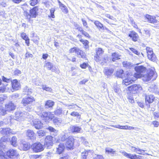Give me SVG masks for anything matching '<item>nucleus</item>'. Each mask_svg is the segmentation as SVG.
<instances>
[{
	"label": "nucleus",
	"mask_w": 159,
	"mask_h": 159,
	"mask_svg": "<svg viewBox=\"0 0 159 159\" xmlns=\"http://www.w3.org/2000/svg\"><path fill=\"white\" fill-rule=\"evenodd\" d=\"M134 69L137 72L134 74L130 71H127L125 79L123 81V84L125 85H128L135 81L138 78L143 77L142 73L145 72L146 68L143 66H137L135 67Z\"/></svg>",
	"instance_id": "f257e3e1"
},
{
	"label": "nucleus",
	"mask_w": 159,
	"mask_h": 159,
	"mask_svg": "<svg viewBox=\"0 0 159 159\" xmlns=\"http://www.w3.org/2000/svg\"><path fill=\"white\" fill-rule=\"evenodd\" d=\"M37 7H35L31 9L28 12L26 11L24 12V15L29 22L30 21V18H35L38 15Z\"/></svg>",
	"instance_id": "f03ea898"
},
{
	"label": "nucleus",
	"mask_w": 159,
	"mask_h": 159,
	"mask_svg": "<svg viewBox=\"0 0 159 159\" xmlns=\"http://www.w3.org/2000/svg\"><path fill=\"white\" fill-rule=\"evenodd\" d=\"M143 80L148 81L152 79L153 80L155 79L157 77V76L153 70L149 69L147 71V74L143 76Z\"/></svg>",
	"instance_id": "7ed1b4c3"
},
{
	"label": "nucleus",
	"mask_w": 159,
	"mask_h": 159,
	"mask_svg": "<svg viewBox=\"0 0 159 159\" xmlns=\"http://www.w3.org/2000/svg\"><path fill=\"white\" fill-rule=\"evenodd\" d=\"M146 50L148 58L152 61H156L157 60V57L155 54L153 53L152 48L147 47L146 48Z\"/></svg>",
	"instance_id": "20e7f679"
},
{
	"label": "nucleus",
	"mask_w": 159,
	"mask_h": 159,
	"mask_svg": "<svg viewBox=\"0 0 159 159\" xmlns=\"http://www.w3.org/2000/svg\"><path fill=\"white\" fill-rule=\"evenodd\" d=\"M128 89L130 93L135 94L138 92H139L142 90V88L139 84H134L129 86L128 87Z\"/></svg>",
	"instance_id": "39448f33"
},
{
	"label": "nucleus",
	"mask_w": 159,
	"mask_h": 159,
	"mask_svg": "<svg viewBox=\"0 0 159 159\" xmlns=\"http://www.w3.org/2000/svg\"><path fill=\"white\" fill-rule=\"evenodd\" d=\"M41 118L45 122H47L51 120L54 117V115L50 112H43L40 115Z\"/></svg>",
	"instance_id": "423d86ee"
},
{
	"label": "nucleus",
	"mask_w": 159,
	"mask_h": 159,
	"mask_svg": "<svg viewBox=\"0 0 159 159\" xmlns=\"http://www.w3.org/2000/svg\"><path fill=\"white\" fill-rule=\"evenodd\" d=\"M31 147L33 151L36 152H41L44 149L43 146L40 143L33 144Z\"/></svg>",
	"instance_id": "0eeeda50"
},
{
	"label": "nucleus",
	"mask_w": 159,
	"mask_h": 159,
	"mask_svg": "<svg viewBox=\"0 0 159 159\" xmlns=\"http://www.w3.org/2000/svg\"><path fill=\"white\" fill-rule=\"evenodd\" d=\"M35 101V99L32 96H28L23 98L22 100L21 103L24 106H25Z\"/></svg>",
	"instance_id": "6e6552de"
},
{
	"label": "nucleus",
	"mask_w": 159,
	"mask_h": 159,
	"mask_svg": "<svg viewBox=\"0 0 159 159\" xmlns=\"http://www.w3.org/2000/svg\"><path fill=\"white\" fill-rule=\"evenodd\" d=\"M122 154L125 156L130 159H142L143 157L140 155L128 153L125 151L123 152Z\"/></svg>",
	"instance_id": "1a4fd4ad"
},
{
	"label": "nucleus",
	"mask_w": 159,
	"mask_h": 159,
	"mask_svg": "<svg viewBox=\"0 0 159 159\" xmlns=\"http://www.w3.org/2000/svg\"><path fill=\"white\" fill-rule=\"evenodd\" d=\"M52 137L51 136H47L45 140V146L48 148H50L53 144L52 141Z\"/></svg>",
	"instance_id": "9d476101"
},
{
	"label": "nucleus",
	"mask_w": 159,
	"mask_h": 159,
	"mask_svg": "<svg viewBox=\"0 0 159 159\" xmlns=\"http://www.w3.org/2000/svg\"><path fill=\"white\" fill-rule=\"evenodd\" d=\"M11 43L12 44V47L14 51L18 52H21L20 46L18 43V41L16 39L12 40Z\"/></svg>",
	"instance_id": "9b49d317"
},
{
	"label": "nucleus",
	"mask_w": 159,
	"mask_h": 159,
	"mask_svg": "<svg viewBox=\"0 0 159 159\" xmlns=\"http://www.w3.org/2000/svg\"><path fill=\"white\" fill-rule=\"evenodd\" d=\"M74 141V139L73 137H69L67 140H66V147L69 149L72 148L73 146Z\"/></svg>",
	"instance_id": "f8f14e48"
},
{
	"label": "nucleus",
	"mask_w": 159,
	"mask_h": 159,
	"mask_svg": "<svg viewBox=\"0 0 159 159\" xmlns=\"http://www.w3.org/2000/svg\"><path fill=\"white\" fill-rule=\"evenodd\" d=\"M129 36L132 39V40L136 42L138 40L139 36L138 34L134 31H132L129 34Z\"/></svg>",
	"instance_id": "ddd939ff"
},
{
	"label": "nucleus",
	"mask_w": 159,
	"mask_h": 159,
	"mask_svg": "<svg viewBox=\"0 0 159 159\" xmlns=\"http://www.w3.org/2000/svg\"><path fill=\"white\" fill-rule=\"evenodd\" d=\"M19 155L17 152L14 149H11V159H19Z\"/></svg>",
	"instance_id": "4468645a"
},
{
	"label": "nucleus",
	"mask_w": 159,
	"mask_h": 159,
	"mask_svg": "<svg viewBox=\"0 0 159 159\" xmlns=\"http://www.w3.org/2000/svg\"><path fill=\"white\" fill-rule=\"evenodd\" d=\"M145 17L150 23L153 24L156 23H157V20L156 19V17L154 16L147 14L145 16Z\"/></svg>",
	"instance_id": "2eb2a0df"
},
{
	"label": "nucleus",
	"mask_w": 159,
	"mask_h": 159,
	"mask_svg": "<svg viewBox=\"0 0 159 159\" xmlns=\"http://www.w3.org/2000/svg\"><path fill=\"white\" fill-rule=\"evenodd\" d=\"M105 152L106 153L110 155L111 156H116L117 155L116 153V151L110 147L106 148H105Z\"/></svg>",
	"instance_id": "dca6fc26"
},
{
	"label": "nucleus",
	"mask_w": 159,
	"mask_h": 159,
	"mask_svg": "<svg viewBox=\"0 0 159 159\" xmlns=\"http://www.w3.org/2000/svg\"><path fill=\"white\" fill-rule=\"evenodd\" d=\"M19 115L20 116V117H26L27 118H30L33 119V116L31 115H29V113L27 112L23 111L22 112H20V113H17L16 115Z\"/></svg>",
	"instance_id": "f3484780"
},
{
	"label": "nucleus",
	"mask_w": 159,
	"mask_h": 159,
	"mask_svg": "<svg viewBox=\"0 0 159 159\" xmlns=\"http://www.w3.org/2000/svg\"><path fill=\"white\" fill-rule=\"evenodd\" d=\"M33 124L34 126L36 129H39L43 127V123L38 120H35L34 121Z\"/></svg>",
	"instance_id": "a211bd4d"
},
{
	"label": "nucleus",
	"mask_w": 159,
	"mask_h": 159,
	"mask_svg": "<svg viewBox=\"0 0 159 159\" xmlns=\"http://www.w3.org/2000/svg\"><path fill=\"white\" fill-rule=\"evenodd\" d=\"M7 141V139L5 137H2L0 139V150L4 149L6 147L5 143Z\"/></svg>",
	"instance_id": "6ab92c4d"
},
{
	"label": "nucleus",
	"mask_w": 159,
	"mask_h": 159,
	"mask_svg": "<svg viewBox=\"0 0 159 159\" xmlns=\"http://www.w3.org/2000/svg\"><path fill=\"white\" fill-rule=\"evenodd\" d=\"M9 159L10 158V151H8L6 154L4 153L2 150H0V159H2L3 158Z\"/></svg>",
	"instance_id": "aec40b11"
},
{
	"label": "nucleus",
	"mask_w": 159,
	"mask_h": 159,
	"mask_svg": "<svg viewBox=\"0 0 159 159\" xmlns=\"http://www.w3.org/2000/svg\"><path fill=\"white\" fill-rule=\"evenodd\" d=\"M12 87L13 90H18L20 88L19 83L16 80H13L11 82Z\"/></svg>",
	"instance_id": "412c9836"
},
{
	"label": "nucleus",
	"mask_w": 159,
	"mask_h": 159,
	"mask_svg": "<svg viewBox=\"0 0 159 159\" xmlns=\"http://www.w3.org/2000/svg\"><path fill=\"white\" fill-rule=\"evenodd\" d=\"M10 106L9 104H7L5 105V109H4L3 107L0 106V115H4L6 114V111H7L9 108Z\"/></svg>",
	"instance_id": "4be33fe9"
},
{
	"label": "nucleus",
	"mask_w": 159,
	"mask_h": 159,
	"mask_svg": "<svg viewBox=\"0 0 159 159\" xmlns=\"http://www.w3.org/2000/svg\"><path fill=\"white\" fill-rule=\"evenodd\" d=\"M70 131L73 133H78L81 129L80 127L77 126H72L70 128Z\"/></svg>",
	"instance_id": "5701e85b"
},
{
	"label": "nucleus",
	"mask_w": 159,
	"mask_h": 159,
	"mask_svg": "<svg viewBox=\"0 0 159 159\" xmlns=\"http://www.w3.org/2000/svg\"><path fill=\"white\" fill-rule=\"evenodd\" d=\"M26 135L30 139H34L35 138V134L33 130L30 129L28 130Z\"/></svg>",
	"instance_id": "b1692460"
},
{
	"label": "nucleus",
	"mask_w": 159,
	"mask_h": 159,
	"mask_svg": "<svg viewBox=\"0 0 159 159\" xmlns=\"http://www.w3.org/2000/svg\"><path fill=\"white\" fill-rule=\"evenodd\" d=\"M154 98V97L152 95H146L145 98L146 102L149 104L152 103L153 101Z\"/></svg>",
	"instance_id": "393cba45"
},
{
	"label": "nucleus",
	"mask_w": 159,
	"mask_h": 159,
	"mask_svg": "<svg viewBox=\"0 0 159 159\" xmlns=\"http://www.w3.org/2000/svg\"><path fill=\"white\" fill-rule=\"evenodd\" d=\"M65 148V146L63 144L60 143L58 148H57L56 152L58 154L62 153Z\"/></svg>",
	"instance_id": "a878e982"
},
{
	"label": "nucleus",
	"mask_w": 159,
	"mask_h": 159,
	"mask_svg": "<svg viewBox=\"0 0 159 159\" xmlns=\"http://www.w3.org/2000/svg\"><path fill=\"white\" fill-rule=\"evenodd\" d=\"M23 150L27 151L31 147L30 144L27 142H24L21 145Z\"/></svg>",
	"instance_id": "bb28decb"
},
{
	"label": "nucleus",
	"mask_w": 159,
	"mask_h": 159,
	"mask_svg": "<svg viewBox=\"0 0 159 159\" xmlns=\"http://www.w3.org/2000/svg\"><path fill=\"white\" fill-rule=\"evenodd\" d=\"M123 72H124V71H123V70H120L119 71H117L116 72V75L118 77H119L120 78H122L123 79H124V78H125L123 80H124L126 78H127V77H125L126 76V74L124 76V77L123 76ZM123 82H122L123 84H123Z\"/></svg>",
	"instance_id": "cd10ccee"
},
{
	"label": "nucleus",
	"mask_w": 159,
	"mask_h": 159,
	"mask_svg": "<svg viewBox=\"0 0 159 159\" xmlns=\"http://www.w3.org/2000/svg\"><path fill=\"white\" fill-rule=\"evenodd\" d=\"M120 56L118 53L116 52L112 53L111 57V59L112 61L114 62L116 60L120 59Z\"/></svg>",
	"instance_id": "c85d7f7f"
},
{
	"label": "nucleus",
	"mask_w": 159,
	"mask_h": 159,
	"mask_svg": "<svg viewBox=\"0 0 159 159\" xmlns=\"http://www.w3.org/2000/svg\"><path fill=\"white\" fill-rule=\"evenodd\" d=\"M91 154V151L90 150H85L84 152L82 153L81 159H86V157L88 155H90Z\"/></svg>",
	"instance_id": "c756f323"
},
{
	"label": "nucleus",
	"mask_w": 159,
	"mask_h": 159,
	"mask_svg": "<svg viewBox=\"0 0 159 159\" xmlns=\"http://www.w3.org/2000/svg\"><path fill=\"white\" fill-rule=\"evenodd\" d=\"M76 53L79 57H81L82 58H84L85 57V55L84 53L78 48L76 49Z\"/></svg>",
	"instance_id": "7c9ffc66"
},
{
	"label": "nucleus",
	"mask_w": 159,
	"mask_h": 159,
	"mask_svg": "<svg viewBox=\"0 0 159 159\" xmlns=\"http://www.w3.org/2000/svg\"><path fill=\"white\" fill-rule=\"evenodd\" d=\"M53 122L55 125L59 126L62 124V120L60 118H55L53 120Z\"/></svg>",
	"instance_id": "2f4dec72"
},
{
	"label": "nucleus",
	"mask_w": 159,
	"mask_h": 159,
	"mask_svg": "<svg viewBox=\"0 0 159 159\" xmlns=\"http://www.w3.org/2000/svg\"><path fill=\"white\" fill-rule=\"evenodd\" d=\"M113 72V69H109L107 68H105L104 70V72L106 75H111Z\"/></svg>",
	"instance_id": "473e14b6"
},
{
	"label": "nucleus",
	"mask_w": 159,
	"mask_h": 159,
	"mask_svg": "<svg viewBox=\"0 0 159 159\" xmlns=\"http://www.w3.org/2000/svg\"><path fill=\"white\" fill-rule=\"evenodd\" d=\"M24 93L27 95H30L32 93V89H29L27 86H25L23 89Z\"/></svg>",
	"instance_id": "72a5a7b5"
},
{
	"label": "nucleus",
	"mask_w": 159,
	"mask_h": 159,
	"mask_svg": "<svg viewBox=\"0 0 159 159\" xmlns=\"http://www.w3.org/2000/svg\"><path fill=\"white\" fill-rule=\"evenodd\" d=\"M54 102L50 100L46 101L45 104V106L46 108L52 107L54 105Z\"/></svg>",
	"instance_id": "f704fd0d"
},
{
	"label": "nucleus",
	"mask_w": 159,
	"mask_h": 159,
	"mask_svg": "<svg viewBox=\"0 0 159 159\" xmlns=\"http://www.w3.org/2000/svg\"><path fill=\"white\" fill-rule=\"evenodd\" d=\"M44 67H46L48 70H51L53 67L52 64L50 62H46L44 64Z\"/></svg>",
	"instance_id": "c9c22d12"
},
{
	"label": "nucleus",
	"mask_w": 159,
	"mask_h": 159,
	"mask_svg": "<svg viewBox=\"0 0 159 159\" xmlns=\"http://www.w3.org/2000/svg\"><path fill=\"white\" fill-rule=\"evenodd\" d=\"M43 107L40 106L37 107L36 112L37 115L40 116L42 114V112L43 111Z\"/></svg>",
	"instance_id": "e433bc0d"
},
{
	"label": "nucleus",
	"mask_w": 159,
	"mask_h": 159,
	"mask_svg": "<svg viewBox=\"0 0 159 159\" xmlns=\"http://www.w3.org/2000/svg\"><path fill=\"white\" fill-rule=\"evenodd\" d=\"M17 138L15 136H13L12 137L11 140V144L14 147L17 146Z\"/></svg>",
	"instance_id": "4c0bfd02"
},
{
	"label": "nucleus",
	"mask_w": 159,
	"mask_h": 159,
	"mask_svg": "<svg viewBox=\"0 0 159 159\" xmlns=\"http://www.w3.org/2000/svg\"><path fill=\"white\" fill-rule=\"evenodd\" d=\"M122 64L124 67L127 69L130 68L133 66L132 64L126 61H124Z\"/></svg>",
	"instance_id": "58836bf2"
},
{
	"label": "nucleus",
	"mask_w": 159,
	"mask_h": 159,
	"mask_svg": "<svg viewBox=\"0 0 159 159\" xmlns=\"http://www.w3.org/2000/svg\"><path fill=\"white\" fill-rule=\"evenodd\" d=\"M94 59L96 62H99L100 61H104L105 60L104 58L101 57L99 55H97L94 57Z\"/></svg>",
	"instance_id": "ea45409f"
},
{
	"label": "nucleus",
	"mask_w": 159,
	"mask_h": 159,
	"mask_svg": "<svg viewBox=\"0 0 159 159\" xmlns=\"http://www.w3.org/2000/svg\"><path fill=\"white\" fill-rule=\"evenodd\" d=\"M10 130L9 128L2 129L1 130V132L3 135H7L9 134Z\"/></svg>",
	"instance_id": "a19ab883"
},
{
	"label": "nucleus",
	"mask_w": 159,
	"mask_h": 159,
	"mask_svg": "<svg viewBox=\"0 0 159 159\" xmlns=\"http://www.w3.org/2000/svg\"><path fill=\"white\" fill-rule=\"evenodd\" d=\"M54 114L57 116L61 114H64V111H63L61 109H57L54 111Z\"/></svg>",
	"instance_id": "79ce46f5"
},
{
	"label": "nucleus",
	"mask_w": 159,
	"mask_h": 159,
	"mask_svg": "<svg viewBox=\"0 0 159 159\" xmlns=\"http://www.w3.org/2000/svg\"><path fill=\"white\" fill-rule=\"evenodd\" d=\"M80 41L85 45V48H87L88 47L89 41L86 40H83L82 39H80Z\"/></svg>",
	"instance_id": "37998d69"
},
{
	"label": "nucleus",
	"mask_w": 159,
	"mask_h": 159,
	"mask_svg": "<svg viewBox=\"0 0 159 159\" xmlns=\"http://www.w3.org/2000/svg\"><path fill=\"white\" fill-rule=\"evenodd\" d=\"M42 89L43 90H45L47 91L51 92L52 89L51 88L48 87L46 85H42Z\"/></svg>",
	"instance_id": "c03bdc74"
},
{
	"label": "nucleus",
	"mask_w": 159,
	"mask_h": 159,
	"mask_svg": "<svg viewBox=\"0 0 159 159\" xmlns=\"http://www.w3.org/2000/svg\"><path fill=\"white\" fill-rule=\"evenodd\" d=\"M94 24L100 30H101V28L102 27V24L99 21H96L94 22Z\"/></svg>",
	"instance_id": "a18cd8bd"
},
{
	"label": "nucleus",
	"mask_w": 159,
	"mask_h": 159,
	"mask_svg": "<svg viewBox=\"0 0 159 159\" xmlns=\"http://www.w3.org/2000/svg\"><path fill=\"white\" fill-rule=\"evenodd\" d=\"M146 150L141 149L139 148H137V149L136 150V153L139 154H141L143 155H144V154L143 153L145 152Z\"/></svg>",
	"instance_id": "49530a36"
},
{
	"label": "nucleus",
	"mask_w": 159,
	"mask_h": 159,
	"mask_svg": "<svg viewBox=\"0 0 159 159\" xmlns=\"http://www.w3.org/2000/svg\"><path fill=\"white\" fill-rule=\"evenodd\" d=\"M55 11V9L54 8H52L50 10V15L48 16L49 17H52V18H54L55 17V15H54V13Z\"/></svg>",
	"instance_id": "de8ad7c7"
},
{
	"label": "nucleus",
	"mask_w": 159,
	"mask_h": 159,
	"mask_svg": "<svg viewBox=\"0 0 159 159\" xmlns=\"http://www.w3.org/2000/svg\"><path fill=\"white\" fill-rule=\"evenodd\" d=\"M82 140V143L86 146H89V143L87 141L84 137H81V138Z\"/></svg>",
	"instance_id": "09e8293b"
},
{
	"label": "nucleus",
	"mask_w": 159,
	"mask_h": 159,
	"mask_svg": "<svg viewBox=\"0 0 159 159\" xmlns=\"http://www.w3.org/2000/svg\"><path fill=\"white\" fill-rule=\"evenodd\" d=\"M129 49L135 54H136L138 56H139L140 55V52H139L137 50H136L135 49L132 48H129Z\"/></svg>",
	"instance_id": "8fccbe9b"
},
{
	"label": "nucleus",
	"mask_w": 159,
	"mask_h": 159,
	"mask_svg": "<svg viewBox=\"0 0 159 159\" xmlns=\"http://www.w3.org/2000/svg\"><path fill=\"white\" fill-rule=\"evenodd\" d=\"M21 73V71L18 69H16L12 73V74L14 75H20Z\"/></svg>",
	"instance_id": "3c124183"
},
{
	"label": "nucleus",
	"mask_w": 159,
	"mask_h": 159,
	"mask_svg": "<svg viewBox=\"0 0 159 159\" xmlns=\"http://www.w3.org/2000/svg\"><path fill=\"white\" fill-rule=\"evenodd\" d=\"M60 8L62 10L63 12L67 13L68 12V9L64 5H63L61 7H60Z\"/></svg>",
	"instance_id": "603ef678"
},
{
	"label": "nucleus",
	"mask_w": 159,
	"mask_h": 159,
	"mask_svg": "<svg viewBox=\"0 0 159 159\" xmlns=\"http://www.w3.org/2000/svg\"><path fill=\"white\" fill-rule=\"evenodd\" d=\"M104 51L102 50V49L101 48H99L97 50H96V55H99L103 53Z\"/></svg>",
	"instance_id": "864d4df0"
},
{
	"label": "nucleus",
	"mask_w": 159,
	"mask_h": 159,
	"mask_svg": "<svg viewBox=\"0 0 159 159\" xmlns=\"http://www.w3.org/2000/svg\"><path fill=\"white\" fill-rule=\"evenodd\" d=\"M38 2V0H31L30 1V4L32 6H34Z\"/></svg>",
	"instance_id": "5fc2aeb1"
},
{
	"label": "nucleus",
	"mask_w": 159,
	"mask_h": 159,
	"mask_svg": "<svg viewBox=\"0 0 159 159\" xmlns=\"http://www.w3.org/2000/svg\"><path fill=\"white\" fill-rule=\"evenodd\" d=\"M69 137H68V135L67 134H65L64 135H63L61 137V140L62 141H64L65 140H67Z\"/></svg>",
	"instance_id": "6e6d98bb"
},
{
	"label": "nucleus",
	"mask_w": 159,
	"mask_h": 159,
	"mask_svg": "<svg viewBox=\"0 0 159 159\" xmlns=\"http://www.w3.org/2000/svg\"><path fill=\"white\" fill-rule=\"evenodd\" d=\"M17 113H20L19 112H16L15 113V116H11V119H13L15 120H17L19 119L20 116H19V115H16Z\"/></svg>",
	"instance_id": "4d7b16f0"
},
{
	"label": "nucleus",
	"mask_w": 159,
	"mask_h": 159,
	"mask_svg": "<svg viewBox=\"0 0 159 159\" xmlns=\"http://www.w3.org/2000/svg\"><path fill=\"white\" fill-rule=\"evenodd\" d=\"M37 134L39 136H43L45 133L42 130H39L37 131Z\"/></svg>",
	"instance_id": "13d9d810"
},
{
	"label": "nucleus",
	"mask_w": 159,
	"mask_h": 159,
	"mask_svg": "<svg viewBox=\"0 0 159 159\" xmlns=\"http://www.w3.org/2000/svg\"><path fill=\"white\" fill-rule=\"evenodd\" d=\"M78 48L74 47L73 48H70L69 50V52L70 53H73L74 52H75L76 53V49H77Z\"/></svg>",
	"instance_id": "bf43d9fd"
},
{
	"label": "nucleus",
	"mask_w": 159,
	"mask_h": 159,
	"mask_svg": "<svg viewBox=\"0 0 159 159\" xmlns=\"http://www.w3.org/2000/svg\"><path fill=\"white\" fill-rule=\"evenodd\" d=\"M81 20L83 22V26L84 27H85L86 28H88V24L87 21L83 19H82Z\"/></svg>",
	"instance_id": "052dcab7"
},
{
	"label": "nucleus",
	"mask_w": 159,
	"mask_h": 159,
	"mask_svg": "<svg viewBox=\"0 0 159 159\" xmlns=\"http://www.w3.org/2000/svg\"><path fill=\"white\" fill-rule=\"evenodd\" d=\"M71 116H76L77 117H78L79 116H80V115H79V113L77 112H71L70 114Z\"/></svg>",
	"instance_id": "680f3d73"
},
{
	"label": "nucleus",
	"mask_w": 159,
	"mask_h": 159,
	"mask_svg": "<svg viewBox=\"0 0 159 159\" xmlns=\"http://www.w3.org/2000/svg\"><path fill=\"white\" fill-rule=\"evenodd\" d=\"M114 90L115 92L118 93H120V89L116 86L114 87Z\"/></svg>",
	"instance_id": "e2e57ef3"
},
{
	"label": "nucleus",
	"mask_w": 159,
	"mask_h": 159,
	"mask_svg": "<svg viewBox=\"0 0 159 159\" xmlns=\"http://www.w3.org/2000/svg\"><path fill=\"white\" fill-rule=\"evenodd\" d=\"M48 129L51 132H53L54 133L56 132L57 130L53 127L51 126H49L48 128Z\"/></svg>",
	"instance_id": "0e129e2a"
},
{
	"label": "nucleus",
	"mask_w": 159,
	"mask_h": 159,
	"mask_svg": "<svg viewBox=\"0 0 159 159\" xmlns=\"http://www.w3.org/2000/svg\"><path fill=\"white\" fill-rule=\"evenodd\" d=\"M40 155H31L30 156V157L31 159H37L39 158L40 157Z\"/></svg>",
	"instance_id": "69168bd1"
},
{
	"label": "nucleus",
	"mask_w": 159,
	"mask_h": 159,
	"mask_svg": "<svg viewBox=\"0 0 159 159\" xmlns=\"http://www.w3.org/2000/svg\"><path fill=\"white\" fill-rule=\"evenodd\" d=\"M39 39V38L37 37L34 38L32 39V40L33 41L34 43L36 44H38Z\"/></svg>",
	"instance_id": "338daca9"
},
{
	"label": "nucleus",
	"mask_w": 159,
	"mask_h": 159,
	"mask_svg": "<svg viewBox=\"0 0 159 159\" xmlns=\"http://www.w3.org/2000/svg\"><path fill=\"white\" fill-rule=\"evenodd\" d=\"M93 159H104V158L102 155H98L94 157Z\"/></svg>",
	"instance_id": "774afa93"
}]
</instances>
